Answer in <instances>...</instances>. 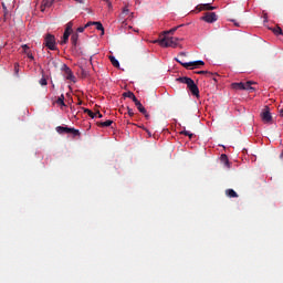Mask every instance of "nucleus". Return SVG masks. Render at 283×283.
<instances>
[{"label":"nucleus","mask_w":283,"mask_h":283,"mask_svg":"<svg viewBox=\"0 0 283 283\" xmlns=\"http://www.w3.org/2000/svg\"><path fill=\"white\" fill-rule=\"evenodd\" d=\"M178 41H180V39L165 35L159 40H155L154 43H158L160 48H176L178 45Z\"/></svg>","instance_id":"obj_1"},{"label":"nucleus","mask_w":283,"mask_h":283,"mask_svg":"<svg viewBox=\"0 0 283 283\" xmlns=\"http://www.w3.org/2000/svg\"><path fill=\"white\" fill-rule=\"evenodd\" d=\"M180 59H176L177 63H180V65H182V67H186V70H196V67H198V65H205V61L199 60V61H195V62H185V60L182 59L184 56H187V53L181 52L179 54Z\"/></svg>","instance_id":"obj_2"},{"label":"nucleus","mask_w":283,"mask_h":283,"mask_svg":"<svg viewBox=\"0 0 283 283\" xmlns=\"http://www.w3.org/2000/svg\"><path fill=\"white\" fill-rule=\"evenodd\" d=\"M57 134H72V136H81V132L75 128H70L67 126H57L56 128Z\"/></svg>","instance_id":"obj_3"},{"label":"nucleus","mask_w":283,"mask_h":283,"mask_svg":"<svg viewBox=\"0 0 283 283\" xmlns=\"http://www.w3.org/2000/svg\"><path fill=\"white\" fill-rule=\"evenodd\" d=\"M44 45L49 49V50H56V38L54 35H52V33H48L44 38Z\"/></svg>","instance_id":"obj_4"},{"label":"nucleus","mask_w":283,"mask_h":283,"mask_svg":"<svg viewBox=\"0 0 283 283\" xmlns=\"http://www.w3.org/2000/svg\"><path fill=\"white\" fill-rule=\"evenodd\" d=\"M62 70L64 72V77L66 78V81H72V83H76V76H74L72 69H70L66 64H63Z\"/></svg>","instance_id":"obj_5"},{"label":"nucleus","mask_w":283,"mask_h":283,"mask_svg":"<svg viewBox=\"0 0 283 283\" xmlns=\"http://www.w3.org/2000/svg\"><path fill=\"white\" fill-rule=\"evenodd\" d=\"M201 19L202 21H206V23H216V21H218V15L216 12H206Z\"/></svg>","instance_id":"obj_6"},{"label":"nucleus","mask_w":283,"mask_h":283,"mask_svg":"<svg viewBox=\"0 0 283 283\" xmlns=\"http://www.w3.org/2000/svg\"><path fill=\"white\" fill-rule=\"evenodd\" d=\"M261 118H262L263 123H271V120H273V116H271V112L269 111V107H266L261 113Z\"/></svg>","instance_id":"obj_7"},{"label":"nucleus","mask_w":283,"mask_h":283,"mask_svg":"<svg viewBox=\"0 0 283 283\" xmlns=\"http://www.w3.org/2000/svg\"><path fill=\"white\" fill-rule=\"evenodd\" d=\"M187 87L191 92L192 96H200V90L193 80Z\"/></svg>","instance_id":"obj_8"},{"label":"nucleus","mask_w":283,"mask_h":283,"mask_svg":"<svg viewBox=\"0 0 283 283\" xmlns=\"http://www.w3.org/2000/svg\"><path fill=\"white\" fill-rule=\"evenodd\" d=\"M54 0H42L41 12H45V8H52Z\"/></svg>","instance_id":"obj_9"},{"label":"nucleus","mask_w":283,"mask_h":283,"mask_svg":"<svg viewBox=\"0 0 283 283\" xmlns=\"http://www.w3.org/2000/svg\"><path fill=\"white\" fill-rule=\"evenodd\" d=\"M134 104L137 107L138 112H140V114H147V109L145 108V106H143V103H140V101L135 99Z\"/></svg>","instance_id":"obj_10"},{"label":"nucleus","mask_w":283,"mask_h":283,"mask_svg":"<svg viewBox=\"0 0 283 283\" xmlns=\"http://www.w3.org/2000/svg\"><path fill=\"white\" fill-rule=\"evenodd\" d=\"M178 83H184V85H187V87L193 82L192 78L182 76L177 78Z\"/></svg>","instance_id":"obj_11"},{"label":"nucleus","mask_w":283,"mask_h":283,"mask_svg":"<svg viewBox=\"0 0 283 283\" xmlns=\"http://www.w3.org/2000/svg\"><path fill=\"white\" fill-rule=\"evenodd\" d=\"M217 7L211 6V3H205L198 6L199 12H202V10H216Z\"/></svg>","instance_id":"obj_12"},{"label":"nucleus","mask_w":283,"mask_h":283,"mask_svg":"<svg viewBox=\"0 0 283 283\" xmlns=\"http://www.w3.org/2000/svg\"><path fill=\"white\" fill-rule=\"evenodd\" d=\"M251 85H255V82L248 81L243 83V90H248L249 92H255V88Z\"/></svg>","instance_id":"obj_13"},{"label":"nucleus","mask_w":283,"mask_h":283,"mask_svg":"<svg viewBox=\"0 0 283 283\" xmlns=\"http://www.w3.org/2000/svg\"><path fill=\"white\" fill-rule=\"evenodd\" d=\"M71 43L74 50H76V45H78V33H73L71 36Z\"/></svg>","instance_id":"obj_14"},{"label":"nucleus","mask_w":283,"mask_h":283,"mask_svg":"<svg viewBox=\"0 0 283 283\" xmlns=\"http://www.w3.org/2000/svg\"><path fill=\"white\" fill-rule=\"evenodd\" d=\"M123 96L124 98H132L133 103L138 99L136 95H134V93L130 91L123 93Z\"/></svg>","instance_id":"obj_15"},{"label":"nucleus","mask_w":283,"mask_h":283,"mask_svg":"<svg viewBox=\"0 0 283 283\" xmlns=\"http://www.w3.org/2000/svg\"><path fill=\"white\" fill-rule=\"evenodd\" d=\"M114 124V120L107 119L106 122L97 123L98 127H111Z\"/></svg>","instance_id":"obj_16"},{"label":"nucleus","mask_w":283,"mask_h":283,"mask_svg":"<svg viewBox=\"0 0 283 283\" xmlns=\"http://www.w3.org/2000/svg\"><path fill=\"white\" fill-rule=\"evenodd\" d=\"M226 196H228V198H238V192H235L233 189H227Z\"/></svg>","instance_id":"obj_17"},{"label":"nucleus","mask_w":283,"mask_h":283,"mask_svg":"<svg viewBox=\"0 0 283 283\" xmlns=\"http://www.w3.org/2000/svg\"><path fill=\"white\" fill-rule=\"evenodd\" d=\"M70 33L69 31H64V34H63V39L61 41V45H65V43H67V41H70Z\"/></svg>","instance_id":"obj_18"},{"label":"nucleus","mask_w":283,"mask_h":283,"mask_svg":"<svg viewBox=\"0 0 283 283\" xmlns=\"http://www.w3.org/2000/svg\"><path fill=\"white\" fill-rule=\"evenodd\" d=\"M109 61L114 67H120V63L118 62V60H116L114 55H109Z\"/></svg>","instance_id":"obj_19"},{"label":"nucleus","mask_w":283,"mask_h":283,"mask_svg":"<svg viewBox=\"0 0 283 283\" xmlns=\"http://www.w3.org/2000/svg\"><path fill=\"white\" fill-rule=\"evenodd\" d=\"M232 90H244V82L232 83Z\"/></svg>","instance_id":"obj_20"},{"label":"nucleus","mask_w":283,"mask_h":283,"mask_svg":"<svg viewBox=\"0 0 283 283\" xmlns=\"http://www.w3.org/2000/svg\"><path fill=\"white\" fill-rule=\"evenodd\" d=\"M182 25H185V24H180V25H177V27H175V28H172V29H170L168 31H164V34L166 36H167V34H174L178 30V28H182Z\"/></svg>","instance_id":"obj_21"},{"label":"nucleus","mask_w":283,"mask_h":283,"mask_svg":"<svg viewBox=\"0 0 283 283\" xmlns=\"http://www.w3.org/2000/svg\"><path fill=\"white\" fill-rule=\"evenodd\" d=\"M93 23L96 27V30H99L102 34H105V28H103V23L101 22H93Z\"/></svg>","instance_id":"obj_22"},{"label":"nucleus","mask_w":283,"mask_h":283,"mask_svg":"<svg viewBox=\"0 0 283 283\" xmlns=\"http://www.w3.org/2000/svg\"><path fill=\"white\" fill-rule=\"evenodd\" d=\"M57 105H62L63 107H65V95H61L57 101H56Z\"/></svg>","instance_id":"obj_23"},{"label":"nucleus","mask_w":283,"mask_h":283,"mask_svg":"<svg viewBox=\"0 0 283 283\" xmlns=\"http://www.w3.org/2000/svg\"><path fill=\"white\" fill-rule=\"evenodd\" d=\"M221 163H223L226 167H229V157H227L226 154L221 155Z\"/></svg>","instance_id":"obj_24"},{"label":"nucleus","mask_w":283,"mask_h":283,"mask_svg":"<svg viewBox=\"0 0 283 283\" xmlns=\"http://www.w3.org/2000/svg\"><path fill=\"white\" fill-rule=\"evenodd\" d=\"M84 114H87L91 118H96V113L92 112L88 108H84Z\"/></svg>","instance_id":"obj_25"},{"label":"nucleus","mask_w":283,"mask_h":283,"mask_svg":"<svg viewBox=\"0 0 283 283\" xmlns=\"http://www.w3.org/2000/svg\"><path fill=\"white\" fill-rule=\"evenodd\" d=\"M180 134L182 136H188L190 140L193 138V134L188 130H181Z\"/></svg>","instance_id":"obj_26"},{"label":"nucleus","mask_w":283,"mask_h":283,"mask_svg":"<svg viewBox=\"0 0 283 283\" xmlns=\"http://www.w3.org/2000/svg\"><path fill=\"white\" fill-rule=\"evenodd\" d=\"M72 28H74V23H73L72 21H70V22L66 24L65 32L72 33Z\"/></svg>","instance_id":"obj_27"},{"label":"nucleus","mask_w":283,"mask_h":283,"mask_svg":"<svg viewBox=\"0 0 283 283\" xmlns=\"http://www.w3.org/2000/svg\"><path fill=\"white\" fill-rule=\"evenodd\" d=\"M197 74H206L207 78L213 76V73L208 71H198Z\"/></svg>","instance_id":"obj_28"},{"label":"nucleus","mask_w":283,"mask_h":283,"mask_svg":"<svg viewBox=\"0 0 283 283\" xmlns=\"http://www.w3.org/2000/svg\"><path fill=\"white\" fill-rule=\"evenodd\" d=\"M273 32H274V34H283V32H282V28H280V27H276V28H274L273 29Z\"/></svg>","instance_id":"obj_29"},{"label":"nucleus","mask_w":283,"mask_h":283,"mask_svg":"<svg viewBox=\"0 0 283 283\" xmlns=\"http://www.w3.org/2000/svg\"><path fill=\"white\" fill-rule=\"evenodd\" d=\"M40 85H42V86H45V85H48V78H45L44 76L40 80Z\"/></svg>","instance_id":"obj_30"},{"label":"nucleus","mask_w":283,"mask_h":283,"mask_svg":"<svg viewBox=\"0 0 283 283\" xmlns=\"http://www.w3.org/2000/svg\"><path fill=\"white\" fill-rule=\"evenodd\" d=\"M22 50H23L24 54H28V52H29L28 50H30V46H28V44H23Z\"/></svg>","instance_id":"obj_31"},{"label":"nucleus","mask_w":283,"mask_h":283,"mask_svg":"<svg viewBox=\"0 0 283 283\" xmlns=\"http://www.w3.org/2000/svg\"><path fill=\"white\" fill-rule=\"evenodd\" d=\"M122 28H127L128 30H132V25L127 27V21L122 22Z\"/></svg>","instance_id":"obj_32"},{"label":"nucleus","mask_w":283,"mask_h":283,"mask_svg":"<svg viewBox=\"0 0 283 283\" xmlns=\"http://www.w3.org/2000/svg\"><path fill=\"white\" fill-rule=\"evenodd\" d=\"M210 78L213 80L214 83H218V74H213L210 76Z\"/></svg>","instance_id":"obj_33"},{"label":"nucleus","mask_w":283,"mask_h":283,"mask_svg":"<svg viewBox=\"0 0 283 283\" xmlns=\"http://www.w3.org/2000/svg\"><path fill=\"white\" fill-rule=\"evenodd\" d=\"M28 59H30L31 61H34V55H32V52H28L27 53Z\"/></svg>","instance_id":"obj_34"},{"label":"nucleus","mask_w":283,"mask_h":283,"mask_svg":"<svg viewBox=\"0 0 283 283\" xmlns=\"http://www.w3.org/2000/svg\"><path fill=\"white\" fill-rule=\"evenodd\" d=\"M127 112H128V115H129L130 117L134 116V109L127 107Z\"/></svg>","instance_id":"obj_35"},{"label":"nucleus","mask_w":283,"mask_h":283,"mask_svg":"<svg viewBox=\"0 0 283 283\" xmlns=\"http://www.w3.org/2000/svg\"><path fill=\"white\" fill-rule=\"evenodd\" d=\"M14 72H15V74H19V63L14 64Z\"/></svg>","instance_id":"obj_36"},{"label":"nucleus","mask_w":283,"mask_h":283,"mask_svg":"<svg viewBox=\"0 0 283 283\" xmlns=\"http://www.w3.org/2000/svg\"><path fill=\"white\" fill-rule=\"evenodd\" d=\"M77 32H85V27H78Z\"/></svg>","instance_id":"obj_37"},{"label":"nucleus","mask_w":283,"mask_h":283,"mask_svg":"<svg viewBox=\"0 0 283 283\" xmlns=\"http://www.w3.org/2000/svg\"><path fill=\"white\" fill-rule=\"evenodd\" d=\"M94 23H96V22H87V23L84 25V28H90V25H94Z\"/></svg>","instance_id":"obj_38"},{"label":"nucleus","mask_w":283,"mask_h":283,"mask_svg":"<svg viewBox=\"0 0 283 283\" xmlns=\"http://www.w3.org/2000/svg\"><path fill=\"white\" fill-rule=\"evenodd\" d=\"M95 114H96V116H98V118L103 117V114H101V112H98V111Z\"/></svg>","instance_id":"obj_39"},{"label":"nucleus","mask_w":283,"mask_h":283,"mask_svg":"<svg viewBox=\"0 0 283 283\" xmlns=\"http://www.w3.org/2000/svg\"><path fill=\"white\" fill-rule=\"evenodd\" d=\"M279 115L281 116V118H283V108L279 111Z\"/></svg>","instance_id":"obj_40"},{"label":"nucleus","mask_w":283,"mask_h":283,"mask_svg":"<svg viewBox=\"0 0 283 283\" xmlns=\"http://www.w3.org/2000/svg\"><path fill=\"white\" fill-rule=\"evenodd\" d=\"M127 12H129V9L124 8L123 13H124V14H127Z\"/></svg>","instance_id":"obj_41"},{"label":"nucleus","mask_w":283,"mask_h":283,"mask_svg":"<svg viewBox=\"0 0 283 283\" xmlns=\"http://www.w3.org/2000/svg\"><path fill=\"white\" fill-rule=\"evenodd\" d=\"M144 116H145V118H149V114L147 113V111H146V114H144Z\"/></svg>","instance_id":"obj_42"},{"label":"nucleus","mask_w":283,"mask_h":283,"mask_svg":"<svg viewBox=\"0 0 283 283\" xmlns=\"http://www.w3.org/2000/svg\"><path fill=\"white\" fill-rule=\"evenodd\" d=\"M74 1H76V3H84L83 0H74Z\"/></svg>","instance_id":"obj_43"},{"label":"nucleus","mask_w":283,"mask_h":283,"mask_svg":"<svg viewBox=\"0 0 283 283\" xmlns=\"http://www.w3.org/2000/svg\"><path fill=\"white\" fill-rule=\"evenodd\" d=\"M107 6L108 8H112V3L109 1H107Z\"/></svg>","instance_id":"obj_44"},{"label":"nucleus","mask_w":283,"mask_h":283,"mask_svg":"<svg viewBox=\"0 0 283 283\" xmlns=\"http://www.w3.org/2000/svg\"><path fill=\"white\" fill-rule=\"evenodd\" d=\"M77 105H83V101H78Z\"/></svg>","instance_id":"obj_45"},{"label":"nucleus","mask_w":283,"mask_h":283,"mask_svg":"<svg viewBox=\"0 0 283 283\" xmlns=\"http://www.w3.org/2000/svg\"><path fill=\"white\" fill-rule=\"evenodd\" d=\"M52 87H53V90H54V84H52Z\"/></svg>","instance_id":"obj_46"}]
</instances>
